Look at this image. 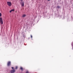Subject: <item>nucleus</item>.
Instances as JSON below:
<instances>
[{
    "mask_svg": "<svg viewBox=\"0 0 73 73\" xmlns=\"http://www.w3.org/2000/svg\"><path fill=\"white\" fill-rule=\"evenodd\" d=\"M57 7L58 8V9H59L61 7L60 6H57Z\"/></svg>",
    "mask_w": 73,
    "mask_h": 73,
    "instance_id": "6e6552de",
    "label": "nucleus"
},
{
    "mask_svg": "<svg viewBox=\"0 0 73 73\" xmlns=\"http://www.w3.org/2000/svg\"><path fill=\"white\" fill-rule=\"evenodd\" d=\"M31 38H32L33 37L32 35H31Z\"/></svg>",
    "mask_w": 73,
    "mask_h": 73,
    "instance_id": "9b49d317",
    "label": "nucleus"
},
{
    "mask_svg": "<svg viewBox=\"0 0 73 73\" xmlns=\"http://www.w3.org/2000/svg\"><path fill=\"white\" fill-rule=\"evenodd\" d=\"M7 5H9V6L10 7H11V5H12V4L11 3V2H7Z\"/></svg>",
    "mask_w": 73,
    "mask_h": 73,
    "instance_id": "7ed1b4c3",
    "label": "nucleus"
},
{
    "mask_svg": "<svg viewBox=\"0 0 73 73\" xmlns=\"http://www.w3.org/2000/svg\"><path fill=\"white\" fill-rule=\"evenodd\" d=\"M21 6L22 7H24V2H23L21 3Z\"/></svg>",
    "mask_w": 73,
    "mask_h": 73,
    "instance_id": "39448f33",
    "label": "nucleus"
},
{
    "mask_svg": "<svg viewBox=\"0 0 73 73\" xmlns=\"http://www.w3.org/2000/svg\"><path fill=\"white\" fill-rule=\"evenodd\" d=\"M20 69H21V70H23V68H22V67H21Z\"/></svg>",
    "mask_w": 73,
    "mask_h": 73,
    "instance_id": "1a4fd4ad",
    "label": "nucleus"
},
{
    "mask_svg": "<svg viewBox=\"0 0 73 73\" xmlns=\"http://www.w3.org/2000/svg\"><path fill=\"white\" fill-rule=\"evenodd\" d=\"M11 68H12V69H13V67H11Z\"/></svg>",
    "mask_w": 73,
    "mask_h": 73,
    "instance_id": "4468645a",
    "label": "nucleus"
},
{
    "mask_svg": "<svg viewBox=\"0 0 73 73\" xmlns=\"http://www.w3.org/2000/svg\"><path fill=\"white\" fill-rule=\"evenodd\" d=\"M15 72V70H13L11 71L10 72L11 73H13Z\"/></svg>",
    "mask_w": 73,
    "mask_h": 73,
    "instance_id": "20e7f679",
    "label": "nucleus"
},
{
    "mask_svg": "<svg viewBox=\"0 0 73 73\" xmlns=\"http://www.w3.org/2000/svg\"><path fill=\"white\" fill-rule=\"evenodd\" d=\"M14 11H15V10L14 9H12L10 11V13H11L12 12H14Z\"/></svg>",
    "mask_w": 73,
    "mask_h": 73,
    "instance_id": "423d86ee",
    "label": "nucleus"
},
{
    "mask_svg": "<svg viewBox=\"0 0 73 73\" xmlns=\"http://www.w3.org/2000/svg\"><path fill=\"white\" fill-rule=\"evenodd\" d=\"M23 0H21V1H23Z\"/></svg>",
    "mask_w": 73,
    "mask_h": 73,
    "instance_id": "ddd939ff",
    "label": "nucleus"
},
{
    "mask_svg": "<svg viewBox=\"0 0 73 73\" xmlns=\"http://www.w3.org/2000/svg\"><path fill=\"white\" fill-rule=\"evenodd\" d=\"M25 16H26V15H25V14H23V16L22 17H25Z\"/></svg>",
    "mask_w": 73,
    "mask_h": 73,
    "instance_id": "0eeeda50",
    "label": "nucleus"
},
{
    "mask_svg": "<svg viewBox=\"0 0 73 73\" xmlns=\"http://www.w3.org/2000/svg\"><path fill=\"white\" fill-rule=\"evenodd\" d=\"M1 13H0V17H1Z\"/></svg>",
    "mask_w": 73,
    "mask_h": 73,
    "instance_id": "9d476101",
    "label": "nucleus"
},
{
    "mask_svg": "<svg viewBox=\"0 0 73 73\" xmlns=\"http://www.w3.org/2000/svg\"><path fill=\"white\" fill-rule=\"evenodd\" d=\"M15 69H17V66H16V67H15Z\"/></svg>",
    "mask_w": 73,
    "mask_h": 73,
    "instance_id": "f8f14e48",
    "label": "nucleus"
},
{
    "mask_svg": "<svg viewBox=\"0 0 73 73\" xmlns=\"http://www.w3.org/2000/svg\"><path fill=\"white\" fill-rule=\"evenodd\" d=\"M48 0V1H50V0Z\"/></svg>",
    "mask_w": 73,
    "mask_h": 73,
    "instance_id": "2eb2a0df",
    "label": "nucleus"
},
{
    "mask_svg": "<svg viewBox=\"0 0 73 73\" xmlns=\"http://www.w3.org/2000/svg\"><path fill=\"white\" fill-rule=\"evenodd\" d=\"M0 23L1 24H3V19L2 18L0 17Z\"/></svg>",
    "mask_w": 73,
    "mask_h": 73,
    "instance_id": "f03ea898",
    "label": "nucleus"
},
{
    "mask_svg": "<svg viewBox=\"0 0 73 73\" xmlns=\"http://www.w3.org/2000/svg\"><path fill=\"white\" fill-rule=\"evenodd\" d=\"M11 64V62L10 61H9L7 63V66H9Z\"/></svg>",
    "mask_w": 73,
    "mask_h": 73,
    "instance_id": "f257e3e1",
    "label": "nucleus"
}]
</instances>
